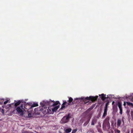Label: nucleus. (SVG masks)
Masks as SVG:
<instances>
[{
	"mask_svg": "<svg viewBox=\"0 0 133 133\" xmlns=\"http://www.w3.org/2000/svg\"><path fill=\"white\" fill-rule=\"evenodd\" d=\"M23 108V105L21 104L20 107H18L16 109V108H12L11 113L13 114H16L17 112L18 114H20L21 116H22L24 114L23 111L22 110Z\"/></svg>",
	"mask_w": 133,
	"mask_h": 133,
	"instance_id": "obj_1",
	"label": "nucleus"
},
{
	"mask_svg": "<svg viewBox=\"0 0 133 133\" xmlns=\"http://www.w3.org/2000/svg\"><path fill=\"white\" fill-rule=\"evenodd\" d=\"M109 118L107 116L104 120L103 124V128L104 130H108L110 128V124L109 122Z\"/></svg>",
	"mask_w": 133,
	"mask_h": 133,
	"instance_id": "obj_2",
	"label": "nucleus"
},
{
	"mask_svg": "<svg viewBox=\"0 0 133 133\" xmlns=\"http://www.w3.org/2000/svg\"><path fill=\"white\" fill-rule=\"evenodd\" d=\"M40 104L41 105H43V106H45V105H46V106H48V109L49 108V106H54V101H51L50 100L49 101H44L42 102H41Z\"/></svg>",
	"mask_w": 133,
	"mask_h": 133,
	"instance_id": "obj_3",
	"label": "nucleus"
},
{
	"mask_svg": "<svg viewBox=\"0 0 133 133\" xmlns=\"http://www.w3.org/2000/svg\"><path fill=\"white\" fill-rule=\"evenodd\" d=\"M70 118V114H68L67 115L64 116L62 119L61 122L62 123H67Z\"/></svg>",
	"mask_w": 133,
	"mask_h": 133,
	"instance_id": "obj_4",
	"label": "nucleus"
},
{
	"mask_svg": "<svg viewBox=\"0 0 133 133\" xmlns=\"http://www.w3.org/2000/svg\"><path fill=\"white\" fill-rule=\"evenodd\" d=\"M41 105V106H42V108L40 109V110L42 112L43 114H46L49 113L46 106L45 105V106H43V105Z\"/></svg>",
	"mask_w": 133,
	"mask_h": 133,
	"instance_id": "obj_5",
	"label": "nucleus"
},
{
	"mask_svg": "<svg viewBox=\"0 0 133 133\" xmlns=\"http://www.w3.org/2000/svg\"><path fill=\"white\" fill-rule=\"evenodd\" d=\"M70 105V103H67L66 101H63V102L61 108L59 110H63L64 109L65 107H66L68 105Z\"/></svg>",
	"mask_w": 133,
	"mask_h": 133,
	"instance_id": "obj_6",
	"label": "nucleus"
},
{
	"mask_svg": "<svg viewBox=\"0 0 133 133\" xmlns=\"http://www.w3.org/2000/svg\"><path fill=\"white\" fill-rule=\"evenodd\" d=\"M70 105V103H67L66 101H63V102L61 108L59 110H63L64 109L65 107H66L68 105Z\"/></svg>",
	"mask_w": 133,
	"mask_h": 133,
	"instance_id": "obj_7",
	"label": "nucleus"
},
{
	"mask_svg": "<svg viewBox=\"0 0 133 133\" xmlns=\"http://www.w3.org/2000/svg\"><path fill=\"white\" fill-rule=\"evenodd\" d=\"M98 97V96H96L95 97L90 96L89 97H86V99L89 100V101L91 100L93 102H94L97 100Z\"/></svg>",
	"mask_w": 133,
	"mask_h": 133,
	"instance_id": "obj_8",
	"label": "nucleus"
},
{
	"mask_svg": "<svg viewBox=\"0 0 133 133\" xmlns=\"http://www.w3.org/2000/svg\"><path fill=\"white\" fill-rule=\"evenodd\" d=\"M88 117V120L84 123L83 125L84 126H86L89 123L90 119L91 117V114H89L87 116Z\"/></svg>",
	"mask_w": 133,
	"mask_h": 133,
	"instance_id": "obj_9",
	"label": "nucleus"
},
{
	"mask_svg": "<svg viewBox=\"0 0 133 133\" xmlns=\"http://www.w3.org/2000/svg\"><path fill=\"white\" fill-rule=\"evenodd\" d=\"M118 105L120 110L119 113L121 114H122V107L121 103L120 102H118Z\"/></svg>",
	"mask_w": 133,
	"mask_h": 133,
	"instance_id": "obj_10",
	"label": "nucleus"
},
{
	"mask_svg": "<svg viewBox=\"0 0 133 133\" xmlns=\"http://www.w3.org/2000/svg\"><path fill=\"white\" fill-rule=\"evenodd\" d=\"M97 121V119L96 118H94L92 120L91 125H94V124L96 123Z\"/></svg>",
	"mask_w": 133,
	"mask_h": 133,
	"instance_id": "obj_11",
	"label": "nucleus"
},
{
	"mask_svg": "<svg viewBox=\"0 0 133 133\" xmlns=\"http://www.w3.org/2000/svg\"><path fill=\"white\" fill-rule=\"evenodd\" d=\"M107 109L105 108L104 110V112L102 116V118H104L107 115Z\"/></svg>",
	"mask_w": 133,
	"mask_h": 133,
	"instance_id": "obj_12",
	"label": "nucleus"
},
{
	"mask_svg": "<svg viewBox=\"0 0 133 133\" xmlns=\"http://www.w3.org/2000/svg\"><path fill=\"white\" fill-rule=\"evenodd\" d=\"M101 99L103 101H104L105 99L106 98H108V97H106L105 96V95H104V94H101Z\"/></svg>",
	"mask_w": 133,
	"mask_h": 133,
	"instance_id": "obj_13",
	"label": "nucleus"
},
{
	"mask_svg": "<svg viewBox=\"0 0 133 133\" xmlns=\"http://www.w3.org/2000/svg\"><path fill=\"white\" fill-rule=\"evenodd\" d=\"M59 105L55 106L52 108V110L53 112L56 111L57 109L59 108Z\"/></svg>",
	"mask_w": 133,
	"mask_h": 133,
	"instance_id": "obj_14",
	"label": "nucleus"
},
{
	"mask_svg": "<svg viewBox=\"0 0 133 133\" xmlns=\"http://www.w3.org/2000/svg\"><path fill=\"white\" fill-rule=\"evenodd\" d=\"M81 99L83 100L85 104H86L89 102V100H87L86 99V98H84V97H81Z\"/></svg>",
	"mask_w": 133,
	"mask_h": 133,
	"instance_id": "obj_15",
	"label": "nucleus"
},
{
	"mask_svg": "<svg viewBox=\"0 0 133 133\" xmlns=\"http://www.w3.org/2000/svg\"><path fill=\"white\" fill-rule=\"evenodd\" d=\"M121 124V120L120 119H118L117 120V126L118 127H120Z\"/></svg>",
	"mask_w": 133,
	"mask_h": 133,
	"instance_id": "obj_16",
	"label": "nucleus"
},
{
	"mask_svg": "<svg viewBox=\"0 0 133 133\" xmlns=\"http://www.w3.org/2000/svg\"><path fill=\"white\" fill-rule=\"evenodd\" d=\"M38 105L37 103H33L32 105L31 106L30 108H32L38 106Z\"/></svg>",
	"mask_w": 133,
	"mask_h": 133,
	"instance_id": "obj_17",
	"label": "nucleus"
},
{
	"mask_svg": "<svg viewBox=\"0 0 133 133\" xmlns=\"http://www.w3.org/2000/svg\"><path fill=\"white\" fill-rule=\"evenodd\" d=\"M21 103V102L20 101H18V102H17L16 103H15L14 104L15 108H16L17 106L19 105Z\"/></svg>",
	"mask_w": 133,
	"mask_h": 133,
	"instance_id": "obj_18",
	"label": "nucleus"
},
{
	"mask_svg": "<svg viewBox=\"0 0 133 133\" xmlns=\"http://www.w3.org/2000/svg\"><path fill=\"white\" fill-rule=\"evenodd\" d=\"M71 129L70 128H69L66 129L65 130V132H66L68 133L70 132L71 131Z\"/></svg>",
	"mask_w": 133,
	"mask_h": 133,
	"instance_id": "obj_19",
	"label": "nucleus"
},
{
	"mask_svg": "<svg viewBox=\"0 0 133 133\" xmlns=\"http://www.w3.org/2000/svg\"><path fill=\"white\" fill-rule=\"evenodd\" d=\"M54 106H57V105H58L59 104H60L59 101H57L56 102H55L54 101Z\"/></svg>",
	"mask_w": 133,
	"mask_h": 133,
	"instance_id": "obj_20",
	"label": "nucleus"
},
{
	"mask_svg": "<svg viewBox=\"0 0 133 133\" xmlns=\"http://www.w3.org/2000/svg\"><path fill=\"white\" fill-rule=\"evenodd\" d=\"M24 103V108H25V109H28L27 108H26L27 104H28V105L29 106H30V104H29V103H27L26 104V102H25Z\"/></svg>",
	"mask_w": 133,
	"mask_h": 133,
	"instance_id": "obj_21",
	"label": "nucleus"
},
{
	"mask_svg": "<svg viewBox=\"0 0 133 133\" xmlns=\"http://www.w3.org/2000/svg\"><path fill=\"white\" fill-rule=\"evenodd\" d=\"M87 133H94V131L92 129H90L88 130L87 132Z\"/></svg>",
	"mask_w": 133,
	"mask_h": 133,
	"instance_id": "obj_22",
	"label": "nucleus"
},
{
	"mask_svg": "<svg viewBox=\"0 0 133 133\" xmlns=\"http://www.w3.org/2000/svg\"><path fill=\"white\" fill-rule=\"evenodd\" d=\"M73 100V99L71 97H70L69 98V99L68 101L69 102V103H70Z\"/></svg>",
	"mask_w": 133,
	"mask_h": 133,
	"instance_id": "obj_23",
	"label": "nucleus"
},
{
	"mask_svg": "<svg viewBox=\"0 0 133 133\" xmlns=\"http://www.w3.org/2000/svg\"><path fill=\"white\" fill-rule=\"evenodd\" d=\"M127 104L128 105L133 107V104L132 103L129 102H127Z\"/></svg>",
	"mask_w": 133,
	"mask_h": 133,
	"instance_id": "obj_24",
	"label": "nucleus"
},
{
	"mask_svg": "<svg viewBox=\"0 0 133 133\" xmlns=\"http://www.w3.org/2000/svg\"><path fill=\"white\" fill-rule=\"evenodd\" d=\"M77 129L76 128L72 130L71 133H75L77 131Z\"/></svg>",
	"mask_w": 133,
	"mask_h": 133,
	"instance_id": "obj_25",
	"label": "nucleus"
},
{
	"mask_svg": "<svg viewBox=\"0 0 133 133\" xmlns=\"http://www.w3.org/2000/svg\"><path fill=\"white\" fill-rule=\"evenodd\" d=\"M91 109L90 108L88 109H87L85 112V113H88L89 112H90V110H91Z\"/></svg>",
	"mask_w": 133,
	"mask_h": 133,
	"instance_id": "obj_26",
	"label": "nucleus"
},
{
	"mask_svg": "<svg viewBox=\"0 0 133 133\" xmlns=\"http://www.w3.org/2000/svg\"><path fill=\"white\" fill-rule=\"evenodd\" d=\"M120 130H115V133H120Z\"/></svg>",
	"mask_w": 133,
	"mask_h": 133,
	"instance_id": "obj_27",
	"label": "nucleus"
},
{
	"mask_svg": "<svg viewBox=\"0 0 133 133\" xmlns=\"http://www.w3.org/2000/svg\"><path fill=\"white\" fill-rule=\"evenodd\" d=\"M109 102H108L106 104V105H105V108H107H107H108V105L109 104Z\"/></svg>",
	"mask_w": 133,
	"mask_h": 133,
	"instance_id": "obj_28",
	"label": "nucleus"
},
{
	"mask_svg": "<svg viewBox=\"0 0 133 133\" xmlns=\"http://www.w3.org/2000/svg\"><path fill=\"white\" fill-rule=\"evenodd\" d=\"M8 106H9V107H8V108H9V109H10V108H12L11 104H8Z\"/></svg>",
	"mask_w": 133,
	"mask_h": 133,
	"instance_id": "obj_29",
	"label": "nucleus"
},
{
	"mask_svg": "<svg viewBox=\"0 0 133 133\" xmlns=\"http://www.w3.org/2000/svg\"><path fill=\"white\" fill-rule=\"evenodd\" d=\"M8 101H9L8 100H7L5 101V102H4V104H7L8 103Z\"/></svg>",
	"mask_w": 133,
	"mask_h": 133,
	"instance_id": "obj_30",
	"label": "nucleus"
},
{
	"mask_svg": "<svg viewBox=\"0 0 133 133\" xmlns=\"http://www.w3.org/2000/svg\"><path fill=\"white\" fill-rule=\"evenodd\" d=\"M131 117H133V111H131Z\"/></svg>",
	"mask_w": 133,
	"mask_h": 133,
	"instance_id": "obj_31",
	"label": "nucleus"
},
{
	"mask_svg": "<svg viewBox=\"0 0 133 133\" xmlns=\"http://www.w3.org/2000/svg\"><path fill=\"white\" fill-rule=\"evenodd\" d=\"M22 133H28V132L27 131H23Z\"/></svg>",
	"mask_w": 133,
	"mask_h": 133,
	"instance_id": "obj_32",
	"label": "nucleus"
},
{
	"mask_svg": "<svg viewBox=\"0 0 133 133\" xmlns=\"http://www.w3.org/2000/svg\"><path fill=\"white\" fill-rule=\"evenodd\" d=\"M122 121L123 122V124H124V119H123V118L122 119Z\"/></svg>",
	"mask_w": 133,
	"mask_h": 133,
	"instance_id": "obj_33",
	"label": "nucleus"
},
{
	"mask_svg": "<svg viewBox=\"0 0 133 133\" xmlns=\"http://www.w3.org/2000/svg\"><path fill=\"white\" fill-rule=\"evenodd\" d=\"M2 112L3 113V114H4V110L3 109H2Z\"/></svg>",
	"mask_w": 133,
	"mask_h": 133,
	"instance_id": "obj_34",
	"label": "nucleus"
},
{
	"mask_svg": "<svg viewBox=\"0 0 133 133\" xmlns=\"http://www.w3.org/2000/svg\"><path fill=\"white\" fill-rule=\"evenodd\" d=\"M115 102L114 101H113L112 103V105H113L115 103Z\"/></svg>",
	"mask_w": 133,
	"mask_h": 133,
	"instance_id": "obj_35",
	"label": "nucleus"
},
{
	"mask_svg": "<svg viewBox=\"0 0 133 133\" xmlns=\"http://www.w3.org/2000/svg\"><path fill=\"white\" fill-rule=\"evenodd\" d=\"M126 105V103H125V102H124V104H123V105L124 106V105Z\"/></svg>",
	"mask_w": 133,
	"mask_h": 133,
	"instance_id": "obj_36",
	"label": "nucleus"
},
{
	"mask_svg": "<svg viewBox=\"0 0 133 133\" xmlns=\"http://www.w3.org/2000/svg\"><path fill=\"white\" fill-rule=\"evenodd\" d=\"M78 99H79V98H76L75 99L76 100H78Z\"/></svg>",
	"mask_w": 133,
	"mask_h": 133,
	"instance_id": "obj_37",
	"label": "nucleus"
},
{
	"mask_svg": "<svg viewBox=\"0 0 133 133\" xmlns=\"http://www.w3.org/2000/svg\"><path fill=\"white\" fill-rule=\"evenodd\" d=\"M36 109H37L36 108L35 109V111H36Z\"/></svg>",
	"mask_w": 133,
	"mask_h": 133,
	"instance_id": "obj_38",
	"label": "nucleus"
},
{
	"mask_svg": "<svg viewBox=\"0 0 133 133\" xmlns=\"http://www.w3.org/2000/svg\"><path fill=\"white\" fill-rule=\"evenodd\" d=\"M11 104L14 105V103H12V104Z\"/></svg>",
	"mask_w": 133,
	"mask_h": 133,
	"instance_id": "obj_39",
	"label": "nucleus"
},
{
	"mask_svg": "<svg viewBox=\"0 0 133 133\" xmlns=\"http://www.w3.org/2000/svg\"><path fill=\"white\" fill-rule=\"evenodd\" d=\"M132 99H133V96L132 97Z\"/></svg>",
	"mask_w": 133,
	"mask_h": 133,
	"instance_id": "obj_40",
	"label": "nucleus"
},
{
	"mask_svg": "<svg viewBox=\"0 0 133 133\" xmlns=\"http://www.w3.org/2000/svg\"><path fill=\"white\" fill-rule=\"evenodd\" d=\"M59 133H62L61 132H59Z\"/></svg>",
	"mask_w": 133,
	"mask_h": 133,
	"instance_id": "obj_41",
	"label": "nucleus"
},
{
	"mask_svg": "<svg viewBox=\"0 0 133 133\" xmlns=\"http://www.w3.org/2000/svg\"><path fill=\"white\" fill-rule=\"evenodd\" d=\"M99 96H101V95H99Z\"/></svg>",
	"mask_w": 133,
	"mask_h": 133,
	"instance_id": "obj_42",
	"label": "nucleus"
},
{
	"mask_svg": "<svg viewBox=\"0 0 133 133\" xmlns=\"http://www.w3.org/2000/svg\"><path fill=\"white\" fill-rule=\"evenodd\" d=\"M73 102H74V101Z\"/></svg>",
	"mask_w": 133,
	"mask_h": 133,
	"instance_id": "obj_43",
	"label": "nucleus"
},
{
	"mask_svg": "<svg viewBox=\"0 0 133 133\" xmlns=\"http://www.w3.org/2000/svg\"><path fill=\"white\" fill-rule=\"evenodd\" d=\"M6 109H7V108H6Z\"/></svg>",
	"mask_w": 133,
	"mask_h": 133,
	"instance_id": "obj_44",
	"label": "nucleus"
},
{
	"mask_svg": "<svg viewBox=\"0 0 133 133\" xmlns=\"http://www.w3.org/2000/svg\"><path fill=\"white\" fill-rule=\"evenodd\" d=\"M66 133V132H65V133Z\"/></svg>",
	"mask_w": 133,
	"mask_h": 133,
	"instance_id": "obj_45",
	"label": "nucleus"
}]
</instances>
